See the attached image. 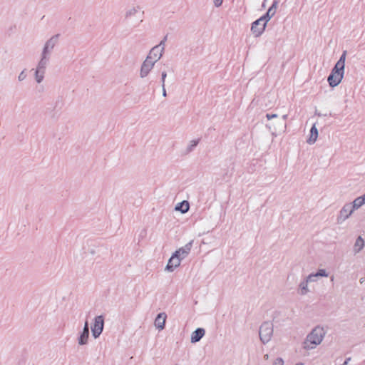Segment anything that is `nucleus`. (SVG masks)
<instances>
[{
	"instance_id": "1",
	"label": "nucleus",
	"mask_w": 365,
	"mask_h": 365,
	"mask_svg": "<svg viewBox=\"0 0 365 365\" xmlns=\"http://www.w3.org/2000/svg\"><path fill=\"white\" fill-rule=\"evenodd\" d=\"M327 334L325 328L321 325L314 327L307 335L304 342L303 348L306 350H312L320 345Z\"/></svg>"
},
{
	"instance_id": "2",
	"label": "nucleus",
	"mask_w": 365,
	"mask_h": 365,
	"mask_svg": "<svg viewBox=\"0 0 365 365\" xmlns=\"http://www.w3.org/2000/svg\"><path fill=\"white\" fill-rule=\"evenodd\" d=\"M346 56V51H344L327 78L329 86L332 88L337 86L344 78Z\"/></svg>"
},
{
	"instance_id": "3",
	"label": "nucleus",
	"mask_w": 365,
	"mask_h": 365,
	"mask_svg": "<svg viewBox=\"0 0 365 365\" xmlns=\"http://www.w3.org/2000/svg\"><path fill=\"white\" fill-rule=\"evenodd\" d=\"M144 11L141 6H128L123 14L124 21L133 28L138 27L143 21Z\"/></svg>"
},
{
	"instance_id": "4",
	"label": "nucleus",
	"mask_w": 365,
	"mask_h": 365,
	"mask_svg": "<svg viewBox=\"0 0 365 365\" xmlns=\"http://www.w3.org/2000/svg\"><path fill=\"white\" fill-rule=\"evenodd\" d=\"M274 331L273 324L270 322H264L259 327V335L261 341L265 344L270 341Z\"/></svg>"
},
{
	"instance_id": "5",
	"label": "nucleus",
	"mask_w": 365,
	"mask_h": 365,
	"mask_svg": "<svg viewBox=\"0 0 365 365\" xmlns=\"http://www.w3.org/2000/svg\"><path fill=\"white\" fill-rule=\"evenodd\" d=\"M164 50L165 43L162 41L158 45L151 48L146 58L155 63L162 57Z\"/></svg>"
},
{
	"instance_id": "6",
	"label": "nucleus",
	"mask_w": 365,
	"mask_h": 365,
	"mask_svg": "<svg viewBox=\"0 0 365 365\" xmlns=\"http://www.w3.org/2000/svg\"><path fill=\"white\" fill-rule=\"evenodd\" d=\"M104 327V318L102 315L95 317L94 323L91 327L92 335L97 339L102 333Z\"/></svg>"
},
{
	"instance_id": "7",
	"label": "nucleus",
	"mask_w": 365,
	"mask_h": 365,
	"mask_svg": "<svg viewBox=\"0 0 365 365\" xmlns=\"http://www.w3.org/2000/svg\"><path fill=\"white\" fill-rule=\"evenodd\" d=\"M266 128L271 132L272 136H277L280 131H284L287 125L281 120L270 121L266 124Z\"/></svg>"
},
{
	"instance_id": "8",
	"label": "nucleus",
	"mask_w": 365,
	"mask_h": 365,
	"mask_svg": "<svg viewBox=\"0 0 365 365\" xmlns=\"http://www.w3.org/2000/svg\"><path fill=\"white\" fill-rule=\"evenodd\" d=\"M354 210H355L352 207L351 203H346L344 205L337 216V222L341 223L344 222L352 215Z\"/></svg>"
},
{
	"instance_id": "9",
	"label": "nucleus",
	"mask_w": 365,
	"mask_h": 365,
	"mask_svg": "<svg viewBox=\"0 0 365 365\" xmlns=\"http://www.w3.org/2000/svg\"><path fill=\"white\" fill-rule=\"evenodd\" d=\"M267 23L260 17L252 24L251 31L256 37H258L264 32Z\"/></svg>"
},
{
	"instance_id": "10",
	"label": "nucleus",
	"mask_w": 365,
	"mask_h": 365,
	"mask_svg": "<svg viewBox=\"0 0 365 365\" xmlns=\"http://www.w3.org/2000/svg\"><path fill=\"white\" fill-rule=\"evenodd\" d=\"M58 41V35L52 36L49 39H48L46 41L41 53L51 56L52 51L57 44Z\"/></svg>"
},
{
	"instance_id": "11",
	"label": "nucleus",
	"mask_w": 365,
	"mask_h": 365,
	"mask_svg": "<svg viewBox=\"0 0 365 365\" xmlns=\"http://www.w3.org/2000/svg\"><path fill=\"white\" fill-rule=\"evenodd\" d=\"M181 261L182 259L177 256V254L173 253L165 267V270L169 272H173L180 265Z\"/></svg>"
},
{
	"instance_id": "12",
	"label": "nucleus",
	"mask_w": 365,
	"mask_h": 365,
	"mask_svg": "<svg viewBox=\"0 0 365 365\" xmlns=\"http://www.w3.org/2000/svg\"><path fill=\"white\" fill-rule=\"evenodd\" d=\"M193 240L187 242L185 246L177 250L174 253L177 254L182 260L185 259L190 254L192 247Z\"/></svg>"
},
{
	"instance_id": "13",
	"label": "nucleus",
	"mask_w": 365,
	"mask_h": 365,
	"mask_svg": "<svg viewBox=\"0 0 365 365\" xmlns=\"http://www.w3.org/2000/svg\"><path fill=\"white\" fill-rule=\"evenodd\" d=\"M154 65H155V63L145 58V60L143 62L141 67H140V77L141 78H145L149 74L150 71L153 69Z\"/></svg>"
},
{
	"instance_id": "14",
	"label": "nucleus",
	"mask_w": 365,
	"mask_h": 365,
	"mask_svg": "<svg viewBox=\"0 0 365 365\" xmlns=\"http://www.w3.org/2000/svg\"><path fill=\"white\" fill-rule=\"evenodd\" d=\"M89 338V327L88 322L86 321L84 324L83 331L78 337V344L80 346L86 345L88 344Z\"/></svg>"
},
{
	"instance_id": "15",
	"label": "nucleus",
	"mask_w": 365,
	"mask_h": 365,
	"mask_svg": "<svg viewBox=\"0 0 365 365\" xmlns=\"http://www.w3.org/2000/svg\"><path fill=\"white\" fill-rule=\"evenodd\" d=\"M50 56L41 53L36 68L46 71L50 62Z\"/></svg>"
},
{
	"instance_id": "16",
	"label": "nucleus",
	"mask_w": 365,
	"mask_h": 365,
	"mask_svg": "<svg viewBox=\"0 0 365 365\" xmlns=\"http://www.w3.org/2000/svg\"><path fill=\"white\" fill-rule=\"evenodd\" d=\"M167 314L165 312L159 313L155 319V327L158 330H163L165 328Z\"/></svg>"
},
{
	"instance_id": "17",
	"label": "nucleus",
	"mask_w": 365,
	"mask_h": 365,
	"mask_svg": "<svg viewBox=\"0 0 365 365\" xmlns=\"http://www.w3.org/2000/svg\"><path fill=\"white\" fill-rule=\"evenodd\" d=\"M278 2L277 1H274L272 6L269 8L267 13L262 16L261 18L267 23L271 18L275 14L277 9Z\"/></svg>"
},
{
	"instance_id": "18",
	"label": "nucleus",
	"mask_w": 365,
	"mask_h": 365,
	"mask_svg": "<svg viewBox=\"0 0 365 365\" xmlns=\"http://www.w3.org/2000/svg\"><path fill=\"white\" fill-rule=\"evenodd\" d=\"M311 291H310V289L309 288V282H307V280L304 279L303 280H302L299 282V284L298 285L297 293L300 296H306Z\"/></svg>"
},
{
	"instance_id": "19",
	"label": "nucleus",
	"mask_w": 365,
	"mask_h": 365,
	"mask_svg": "<svg viewBox=\"0 0 365 365\" xmlns=\"http://www.w3.org/2000/svg\"><path fill=\"white\" fill-rule=\"evenodd\" d=\"M205 331L202 328H197L191 334L190 341L192 343L198 342L205 335Z\"/></svg>"
},
{
	"instance_id": "20",
	"label": "nucleus",
	"mask_w": 365,
	"mask_h": 365,
	"mask_svg": "<svg viewBox=\"0 0 365 365\" xmlns=\"http://www.w3.org/2000/svg\"><path fill=\"white\" fill-rule=\"evenodd\" d=\"M317 138H318V130L316 127V125L314 124L313 126L311 128L310 135L307 140V143L309 145H312L316 142Z\"/></svg>"
},
{
	"instance_id": "21",
	"label": "nucleus",
	"mask_w": 365,
	"mask_h": 365,
	"mask_svg": "<svg viewBox=\"0 0 365 365\" xmlns=\"http://www.w3.org/2000/svg\"><path fill=\"white\" fill-rule=\"evenodd\" d=\"M364 240L361 236H359L356 238L354 245V248H353L354 252L355 254L360 252L362 250V249L364 248Z\"/></svg>"
},
{
	"instance_id": "22",
	"label": "nucleus",
	"mask_w": 365,
	"mask_h": 365,
	"mask_svg": "<svg viewBox=\"0 0 365 365\" xmlns=\"http://www.w3.org/2000/svg\"><path fill=\"white\" fill-rule=\"evenodd\" d=\"M189 208H190V204H189L188 201L183 200L182 202L177 204L175 209V210L180 211L181 213L184 214V213H186L189 210Z\"/></svg>"
},
{
	"instance_id": "23",
	"label": "nucleus",
	"mask_w": 365,
	"mask_h": 365,
	"mask_svg": "<svg viewBox=\"0 0 365 365\" xmlns=\"http://www.w3.org/2000/svg\"><path fill=\"white\" fill-rule=\"evenodd\" d=\"M350 203L354 210H358L365 204V196L364 195L362 196H359Z\"/></svg>"
},
{
	"instance_id": "24",
	"label": "nucleus",
	"mask_w": 365,
	"mask_h": 365,
	"mask_svg": "<svg viewBox=\"0 0 365 365\" xmlns=\"http://www.w3.org/2000/svg\"><path fill=\"white\" fill-rule=\"evenodd\" d=\"M45 73V71L35 69L34 78L37 83H41L43 81Z\"/></svg>"
},
{
	"instance_id": "25",
	"label": "nucleus",
	"mask_w": 365,
	"mask_h": 365,
	"mask_svg": "<svg viewBox=\"0 0 365 365\" xmlns=\"http://www.w3.org/2000/svg\"><path fill=\"white\" fill-rule=\"evenodd\" d=\"M306 280L309 283H315L318 281V277L316 272H312L304 277Z\"/></svg>"
},
{
	"instance_id": "26",
	"label": "nucleus",
	"mask_w": 365,
	"mask_h": 365,
	"mask_svg": "<svg viewBox=\"0 0 365 365\" xmlns=\"http://www.w3.org/2000/svg\"><path fill=\"white\" fill-rule=\"evenodd\" d=\"M167 76L166 71H163L161 74V83H162V91H163V96L165 97L167 96L166 90H165V78Z\"/></svg>"
},
{
	"instance_id": "27",
	"label": "nucleus",
	"mask_w": 365,
	"mask_h": 365,
	"mask_svg": "<svg viewBox=\"0 0 365 365\" xmlns=\"http://www.w3.org/2000/svg\"><path fill=\"white\" fill-rule=\"evenodd\" d=\"M198 143H199L198 139L190 140L188 143L187 148H186L187 152L190 153V152L192 151L193 149L197 145Z\"/></svg>"
},
{
	"instance_id": "28",
	"label": "nucleus",
	"mask_w": 365,
	"mask_h": 365,
	"mask_svg": "<svg viewBox=\"0 0 365 365\" xmlns=\"http://www.w3.org/2000/svg\"><path fill=\"white\" fill-rule=\"evenodd\" d=\"M316 274H317L318 278L327 277L329 276V273L325 269H318Z\"/></svg>"
},
{
	"instance_id": "29",
	"label": "nucleus",
	"mask_w": 365,
	"mask_h": 365,
	"mask_svg": "<svg viewBox=\"0 0 365 365\" xmlns=\"http://www.w3.org/2000/svg\"><path fill=\"white\" fill-rule=\"evenodd\" d=\"M272 365H284V361L282 357H277L273 360Z\"/></svg>"
},
{
	"instance_id": "30",
	"label": "nucleus",
	"mask_w": 365,
	"mask_h": 365,
	"mask_svg": "<svg viewBox=\"0 0 365 365\" xmlns=\"http://www.w3.org/2000/svg\"><path fill=\"white\" fill-rule=\"evenodd\" d=\"M26 78V73H25V71H22L18 76V80L19 81H23Z\"/></svg>"
},
{
	"instance_id": "31",
	"label": "nucleus",
	"mask_w": 365,
	"mask_h": 365,
	"mask_svg": "<svg viewBox=\"0 0 365 365\" xmlns=\"http://www.w3.org/2000/svg\"><path fill=\"white\" fill-rule=\"evenodd\" d=\"M278 115L277 114H271V113H267L266 114V118L268 120H271L274 118H277Z\"/></svg>"
},
{
	"instance_id": "32",
	"label": "nucleus",
	"mask_w": 365,
	"mask_h": 365,
	"mask_svg": "<svg viewBox=\"0 0 365 365\" xmlns=\"http://www.w3.org/2000/svg\"><path fill=\"white\" fill-rule=\"evenodd\" d=\"M223 0H214V4L216 7H220L222 4Z\"/></svg>"
},
{
	"instance_id": "33",
	"label": "nucleus",
	"mask_w": 365,
	"mask_h": 365,
	"mask_svg": "<svg viewBox=\"0 0 365 365\" xmlns=\"http://www.w3.org/2000/svg\"><path fill=\"white\" fill-rule=\"evenodd\" d=\"M350 361H351V358H350V357H349V358H347V359L344 361V362L342 364H341V365H347V364H348V363H349Z\"/></svg>"
},
{
	"instance_id": "34",
	"label": "nucleus",
	"mask_w": 365,
	"mask_h": 365,
	"mask_svg": "<svg viewBox=\"0 0 365 365\" xmlns=\"http://www.w3.org/2000/svg\"><path fill=\"white\" fill-rule=\"evenodd\" d=\"M269 358V354H266L264 355V360H268Z\"/></svg>"
},
{
	"instance_id": "35",
	"label": "nucleus",
	"mask_w": 365,
	"mask_h": 365,
	"mask_svg": "<svg viewBox=\"0 0 365 365\" xmlns=\"http://www.w3.org/2000/svg\"><path fill=\"white\" fill-rule=\"evenodd\" d=\"M282 118H283V120H285L287 118V114L284 115L282 116Z\"/></svg>"
},
{
	"instance_id": "36",
	"label": "nucleus",
	"mask_w": 365,
	"mask_h": 365,
	"mask_svg": "<svg viewBox=\"0 0 365 365\" xmlns=\"http://www.w3.org/2000/svg\"><path fill=\"white\" fill-rule=\"evenodd\" d=\"M331 279V282H333V281H334V275H332V276L331 277V279Z\"/></svg>"
}]
</instances>
